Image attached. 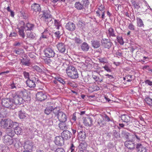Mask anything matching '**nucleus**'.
Listing matches in <instances>:
<instances>
[{
  "label": "nucleus",
  "instance_id": "obj_40",
  "mask_svg": "<svg viewBox=\"0 0 152 152\" xmlns=\"http://www.w3.org/2000/svg\"><path fill=\"white\" fill-rule=\"evenodd\" d=\"M93 79L95 80L96 81L101 82L102 81L103 79L102 78L99 77L97 76L96 75L93 74L92 76Z\"/></svg>",
  "mask_w": 152,
  "mask_h": 152
},
{
  "label": "nucleus",
  "instance_id": "obj_36",
  "mask_svg": "<svg viewBox=\"0 0 152 152\" xmlns=\"http://www.w3.org/2000/svg\"><path fill=\"white\" fill-rule=\"evenodd\" d=\"M81 48L83 51H87L89 48L88 45L86 43L84 42L81 46Z\"/></svg>",
  "mask_w": 152,
  "mask_h": 152
},
{
  "label": "nucleus",
  "instance_id": "obj_27",
  "mask_svg": "<svg viewBox=\"0 0 152 152\" xmlns=\"http://www.w3.org/2000/svg\"><path fill=\"white\" fill-rule=\"evenodd\" d=\"M86 137L85 133L82 131H80L78 134V137L79 139L81 141H84Z\"/></svg>",
  "mask_w": 152,
  "mask_h": 152
},
{
  "label": "nucleus",
  "instance_id": "obj_29",
  "mask_svg": "<svg viewBox=\"0 0 152 152\" xmlns=\"http://www.w3.org/2000/svg\"><path fill=\"white\" fill-rule=\"evenodd\" d=\"M65 122H60L58 126L60 129L62 130L66 129L68 127V125L66 124Z\"/></svg>",
  "mask_w": 152,
  "mask_h": 152
},
{
  "label": "nucleus",
  "instance_id": "obj_4",
  "mask_svg": "<svg viewBox=\"0 0 152 152\" xmlns=\"http://www.w3.org/2000/svg\"><path fill=\"white\" fill-rule=\"evenodd\" d=\"M38 80V78L35 75H33L26 81L27 86L30 88H34L36 86L35 83Z\"/></svg>",
  "mask_w": 152,
  "mask_h": 152
},
{
  "label": "nucleus",
  "instance_id": "obj_10",
  "mask_svg": "<svg viewBox=\"0 0 152 152\" xmlns=\"http://www.w3.org/2000/svg\"><path fill=\"white\" fill-rule=\"evenodd\" d=\"M12 101L13 102V104H20L23 100V99L20 96L17 94L16 93L12 94Z\"/></svg>",
  "mask_w": 152,
  "mask_h": 152
},
{
  "label": "nucleus",
  "instance_id": "obj_15",
  "mask_svg": "<svg viewBox=\"0 0 152 152\" xmlns=\"http://www.w3.org/2000/svg\"><path fill=\"white\" fill-rule=\"evenodd\" d=\"M124 145L126 148L130 150L134 149L135 148V143L132 141H126L124 142Z\"/></svg>",
  "mask_w": 152,
  "mask_h": 152
},
{
  "label": "nucleus",
  "instance_id": "obj_5",
  "mask_svg": "<svg viewBox=\"0 0 152 152\" xmlns=\"http://www.w3.org/2000/svg\"><path fill=\"white\" fill-rule=\"evenodd\" d=\"M88 0H82L81 2H76L75 4L74 7L77 9L81 10L84 8V6H86L89 4Z\"/></svg>",
  "mask_w": 152,
  "mask_h": 152
},
{
  "label": "nucleus",
  "instance_id": "obj_28",
  "mask_svg": "<svg viewBox=\"0 0 152 152\" xmlns=\"http://www.w3.org/2000/svg\"><path fill=\"white\" fill-rule=\"evenodd\" d=\"M106 33L110 37H115V36L114 33V30L111 27L109 28L108 30L107 31Z\"/></svg>",
  "mask_w": 152,
  "mask_h": 152
},
{
  "label": "nucleus",
  "instance_id": "obj_11",
  "mask_svg": "<svg viewBox=\"0 0 152 152\" xmlns=\"http://www.w3.org/2000/svg\"><path fill=\"white\" fill-rule=\"evenodd\" d=\"M96 121L100 126H103L106 124V120L101 115H98L96 117Z\"/></svg>",
  "mask_w": 152,
  "mask_h": 152
},
{
  "label": "nucleus",
  "instance_id": "obj_53",
  "mask_svg": "<svg viewBox=\"0 0 152 152\" xmlns=\"http://www.w3.org/2000/svg\"><path fill=\"white\" fill-rule=\"evenodd\" d=\"M46 125L48 126L52 125L53 124V121L50 119H47L45 121Z\"/></svg>",
  "mask_w": 152,
  "mask_h": 152
},
{
  "label": "nucleus",
  "instance_id": "obj_2",
  "mask_svg": "<svg viewBox=\"0 0 152 152\" xmlns=\"http://www.w3.org/2000/svg\"><path fill=\"white\" fill-rule=\"evenodd\" d=\"M66 71L67 76L72 79H77L79 77L77 69L72 66H70L67 67Z\"/></svg>",
  "mask_w": 152,
  "mask_h": 152
},
{
  "label": "nucleus",
  "instance_id": "obj_58",
  "mask_svg": "<svg viewBox=\"0 0 152 152\" xmlns=\"http://www.w3.org/2000/svg\"><path fill=\"white\" fill-rule=\"evenodd\" d=\"M53 111V112L55 113V114H58V113H59V109L57 107H56L55 108H54L53 107V109L52 110Z\"/></svg>",
  "mask_w": 152,
  "mask_h": 152
},
{
  "label": "nucleus",
  "instance_id": "obj_50",
  "mask_svg": "<svg viewBox=\"0 0 152 152\" xmlns=\"http://www.w3.org/2000/svg\"><path fill=\"white\" fill-rule=\"evenodd\" d=\"M32 67L34 70L38 72H40L42 71V69L39 66L37 65L34 66Z\"/></svg>",
  "mask_w": 152,
  "mask_h": 152
},
{
  "label": "nucleus",
  "instance_id": "obj_13",
  "mask_svg": "<svg viewBox=\"0 0 152 152\" xmlns=\"http://www.w3.org/2000/svg\"><path fill=\"white\" fill-rule=\"evenodd\" d=\"M58 118L60 122H66L67 119V117L65 113L60 112L58 114Z\"/></svg>",
  "mask_w": 152,
  "mask_h": 152
},
{
  "label": "nucleus",
  "instance_id": "obj_23",
  "mask_svg": "<svg viewBox=\"0 0 152 152\" xmlns=\"http://www.w3.org/2000/svg\"><path fill=\"white\" fill-rule=\"evenodd\" d=\"M121 118L123 122L127 123H130V121L131 118L129 115L124 114L121 115Z\"/></svg>",
  "mask_w": 152,
  "mask_h": 152
},
{
  "label": "nucleus",
  "instance_id": "obj_62",
  "mask_svg": "<svg viewBox=\"0 0 152 152\" xmlns=\"http://www.w3.org/2000/svg\"><path fill=\"white\" fill-rule=\"evenodd\" d=\"M75 148V147L74 145L72 143L71 144V146L70 148V149L71 150V152H74V149Z\"/></svg>",
  "mask_w": 152,
  "mask_h": 152
},
{
  "label": "nucleus",
  "instance_id": "obj_34",
  "mask_svg": "<svg viewBox=\"0 0 152 152\" xmlns=\"http://www.w3.org/2000/svg\"><path fill=\"white\" fill-rule=\"evenodd\" d=\"M79 147L80 149L84 150L86 148L87 144L86 142L83 141L80 143Z\"/></svg>",
  "mask_w": 152,
  "mask_h": 152
},
{
  "label": "nucleus",
  "instance_id": "obj_21",
  "mask_svg": "<svg viewBox=\"0 0 152 152\" xmlns=\"http://www.w3.org/2000/svg\"><path fill=\"white\" fill-rule=\"evenodd\" d=\"M102 45L105 48H109L111 46V43L107 39H104L102 40Z\"/></svg>",
  "mask_w": 152,
  "mask_h": 152
},
{
  "label": "nucleus",
  "instance_id": "obj_46",
  "mask_svg": "<svg viewBox=\"0 0 152 152\" xmlns=\"http://www.w3.org/2000/svg\"><path fill=\"white\" fill-rule=\"evenodd\" d=\"M117 41L121 45H123L124 43L123 39L121 37L117 36Z\"/></svg>",
  "mask_w": 152,
  "mask_h": 152
},
{
  "label": "nucleus",
  "instance_id": "obj_3",
  "mask_svg": "<svg viewBox=\"0 0 152 152\" xmlns=\"http://www.w3.org/2000/svg\"><path fill=\"white\" fill-rule=\"evenodd\" d=\"M15 124L17 126L18 124L17 122H13L12 120L10 119H2L0 122L1 127L7 129L12 127Z\"/></svg>",
  "mask_w": 152,
  "mask_h": 152
},
{
  "label": "nucleus",
  "instance_id": "obj_56",
  "mask_svg": "<svg viewBox=\"0 0 152 152\" xmlns=\"http://www.w3.org/2000/svg\"><path fill=\"white\" fill-rule=\"evenodd\" d=\"M103 68L105 70L108 72H110L111 71L110 69L107 66L105 65L103 67Z\"/></svg>",
  "mask_w": 152,
  "mask_h": 152
},
{
  "label": "nucleus",
  "instance_id": "obj_51",
  "mask_svg": "<svg viewBox=\"0 0 152 152\" xmlns=\"http://www.w3.org/2000/svg\"><path fill=\"white\" fill-rule=\"evenodd\" d=\"M99 61L100 63L104 64L107 62V59L105 58H101L99 59Z\"/></svg>",
  "mask_w": 152,
  "mask_h": 152
},
{
  "label": "nucleus",
  "instance_id": "obj_32",
  "mask_svg": "<svg viewBox=\"0 0 152 152\" xmlns=\"http://www.w3.org/2000/svg\"><path fill=\"white\" fill-rule=\"evenodd\" d=\"M126 138L129 140L133 141L134 140V133L132 134L130 133H126L125 135Z\"/></svg>",
  "mask_w": 152,
  "mask_h": 152
},
{
  "label": "nucleus",
  "instance_id": "obj_39",
  "mask_svg": "<svg viewBox=\"0 0 152 152\" xmlns=\"http://www.w3.org/2000/svg\"><path fill=\"white\" fill-rule=\"evenodd\" d=\"M53 109V107L52 106L47 107L45 110V113L46 114L48 115L52 111Z\"/></svg>",
  "mask_w": 152,
  "mask_h": 152
},
{
  "label": "nucleus",
  "instance_id": "obj_47",
  "mask_svg": "<svg viewBox=\"0 0 152 152\" xmlns=\"http://www.w3.org/2000/svg\"><path fill=\"white\" fill-rule=\"evenodd\" d=\"M97 7L98 10H100V11H104L105 10V7L104 6L101 4H99L98 5Z\"/></svg>",
  "mask_w": 152,
  "mask_h": 152
},
{
  "label": "nucleus",
  "instance_id": "obj_37",
  "mask_svg": "<svg viewBox=\"0 0 152 152\" xmlns=\"http://www.w3.org/2000/svg\"><path fill=\"white\" fill-rule=\"evenodd\" d=\"M21 63L23 65L28 66L30 64L29 60L27 58H23L21 60Z\"/></svg>",
  "mask_w": 152,
  "mask_h": 152
},
{
  "label": "nucleus",
  "instance_id": "obj_17",
  "mask_svg": "<svg viewBox=\"0 0 152 152\" xmlns=\"http://www.w3.org/2000/svg\"><path fill=\"white\" fill-rule=\"evenodd\" d=\"M36 97L37 99L40 101H43L47 98L46 95L42 92H38L36 94Z\"/></svg>",
  "mask_w": 152,
  "mask_h": 152
},
{
  "label": "nucleus",
  "instance_id": "obj_49",
  "mask_svg": "<svg viewBox=\"0 0 152 152\" xmlns=\"http://www.w3.org/2000/svg\"><path fill=\"white\" fill-rule=\"evenodd\" d=\"M55 80H58V82L62 83L63 85H64L65 83V82L64 81L63 79L61 78L57 77L55 78Z\"/></svg>",
  "mask_w": 152,
  "mask_h": 152
},
{
  "label": "nucleus",
  "instance_id": "obj_16",
  "mask_svg": "<svg viewBox=\"0 0 152 152\" xmlns=\"http://www.w3.org/2000/svg\"><path fill=\"white\" fill-rule=\"evenodd\" d=\"M65 28L68 31H73L75 30V26L74 23L71 22L69 21L66 24Z\"/></svg>",
  "mask_w": 152,
  "mask_h": 152
},
{
  "label": "nucleus",
  "instance_id": "obj_9",
  "mask_svg": "<svg viewBox=\"0 0 152 152\" xmlns=\"http://www.w3.org/2000/svg\"><path fill=\"white\" fill-rule=\"evenodd\" d=\"M2 105L5 107L11 108L14 105L11 98H6L2 99Z\"/></svg>",
  "mask_w": 152,
  "mask_h": 152
},
{
  "label": "nucleus",
  "instance_id": "obj_54",
  "mask_svg": "<svg viewBox=\"0 0 152 152\" xmlns=\"http://www.w3.org/2000/svg\"><path fill=\"white\" fill-rule=\"evenodd\" d=\"M31 32H27V33H26L27 36L29 37L33 38L35 37V35L34 34H33L32 33H31Z\"/></svg>",
  "mask_w": 152,
  "mask_h": 152
},
{
  "label": "nucleus",
  "instance_id": "obj_60",
  "mask_svg": "<svg viewBox=\"0 0 152 152\" xmlns=\"http://www.w3.org/2000/svg\"><path fill=\"white\" fill-rule=\"evenodd\" d=\"M55 36L59 38L60 36V32L59 31H57L55 33Z\"/></svg>",
  "mask_w": 152,
  "mask_h": 152
},
{
  "label": "nucleus",
  "instance_id": "obj_22",
  "mask_svg": "<svg viewBox=\"0 0 152 152\" xmlns=\"http://www.w3.org/2000/svg\"><path fill=\"white\" fill-rule=\"evenodd\" d=\"M31 7V10L34 11L36 12H39L41 10L40 5L36 3H34L32 4Z\"/></svg>",
  "mask_w": 152,
  "mask_h": 152
},
{
  "label": "nucleus",
  "instance_id": "obj_19",
  "mask_svg": "<svg viewBox=\"0 0 152 152\" xmlns=\"http://www.w3.org/2000/svg\"><path fill=\"white\" fill-rule=\"evenodd\" d=\"M61 135L63 139L66 140L70 139L72 134L69 131L66 130L62 132Z\"/></svg>",
  "mask_w": 152,
  "mask_h": 152
},
{
  "label": "nucleus",
  "instance_id": "obj_7",
  "mask_svg": "<svg viewBox=\"0 0 152 152\" xmlns=\"http://www.w3.org/2000/svg\"><path fill=\"white\" fill-rule=\"evenodd\" d=\"M58 51L61 53H67V50L65 44L62 42H58L56 45Z\"/></svg>",
  "mask_w": 152,
  "mask_h": 152
},
{
  "label": "nucleus",
  "instance_id": "obj_61",
  "mask_svg": "<svg viewBox=\"0 0 152 152\" xmlns=\"http://www.w3.org/2000/svg\"><path fill=\"white\" fill-rule=\"evenodd\" d=\"M142 69L143 70L147 69L149 71H152V70L151 69L150 70L149 68V66L148 65H146L143 66L142 67Z\"/></svg>",
  "mask_w": 152,
  "mask_h": 152
},
{
  "label": "nucleus",
  "instance_id": "obj_20",
  "mask_svg": "<svg viewBox=\"0 0 152 152\" xmlns=\"http://www.w3.org/2000/svg\"><path fill=\"white\" fill-rule=\"evenodd\" d=\"M55 143L58 145H61L64 143V139L61 136H57L55 138Z\"/></svg>",
  "mask_w": 152,
  "mask_h": 152
},
{
  "label": "nucleus",
  "instance_id": "obj_12",
  "mask_svg": "<svg viewBox=\"0 0 152 152\" xmlns=\"http://www.w3.org/2000/svg\"><path fill=\"white\" fill-rule=\"evenodd\" d=\"M3 141L5 143L8 145L12 144L13 142V138L8 135L4 136Z\"/></svg>",
  "mask_w": 152,
  "mask_h": 152
},
{
  "label": "nucleus",
  "instance_id": "obj_64",
  "mask_svg": "<svg viewBox=\"0 0 152 152\" xmlns=\"http://www.w3.org/2000/svg\"><path fill=\"white\" fill-rule=\"evenodd\" d=\"M135 137L137 139V141L139 142L140 140V137H139L135 133H134V139H135Z\"/></svg>",
  "mask_w": 152,
  "mask_h": 152
},
{
  "label": "nucleus",
  "instance_id": "obj_48",
  "mask_svg": "<svg viewBox=\"0 0 152 152\" xmlns=\"http://www.w3.org/2000/svg\"><path fill=\"white\" fill-rule=\"evenodd\" d=\"M73 40L75 42L76 44H80L82 42L81 40L79 37H75V38L73 39Z\"/></svg>",
  "mask_w": 152,
  "mask_h": 152
},
{
  "label": "nucleus",
  "instance_id": "obj_1",
  "mask_svg": "<svg viewBox=\"0 0 152 152\" xmlns=\"http://www.w3.org/2000/svg\"><path fill=\"white\" fill-rule=\"evenodd\" d=\"M34 27V25L32 24L27 23L25 24L23 21H20L17 25V28L18 30L19 35L23 38H24L25 34L24 31V30L26 33L27 32H31Z\"/></svg>",
  "mask_w": 152,
  "mask_h": 152
},
{
  "label": "nucleus",
  "instance_id": "obj_41",
  "mask_svg": "<svg viewBox=\"0 0 152 152\" xmlns=\"http://www.w3.org/2000/svg\"><path fill=\"white\" fill-rule=\"evenodd\" d=\"M14 51L16 54L18 55L22 54L24 53L23 50L22 48H19L18 49L15 50H14Z\"/></svg>",
  "mask_w": 152,
  "mask_h": 152
},
{
  "label": "nucleus",
  "instance_id": "obj_52",
  "mask_svg": "<svg viewBox=\"0 0 152 152\" xmlns=\"http://www.w3.org/2000/svg\"><path fill=\"white\" fill-rule=\"evenodd\" d=\"M9 132L8 133V135L10 136L11 137H12L14 136L15 134V132L14 131V130H12V129H9Z\"/></svg>",
  "mask_w": 152,
  "mask_h": 152
},
{
  "label": "nucleus",
  "instance_id": "obj_8",
  "mask_svg": "<svg viewBox=\"0 0 152 152\" xmlns=\"http://www.w3.org/2000/svg\"><path fill=\"white\" fill-rule=\"evenodd\" d=\"M33 146L34 143L32 141L27 140L24 143L23 151L32 152Z\"/></svg>",
  "mask_w": 152,
  "mask_h": 152
},
{
  "label": "nucleus",
  "instance_id": "obj_57",
  "mask_svg": "<svg viewBox=\"0 0 152 152\" xmlns=\"http://www.w3.org/2000/svg\"><path fill=\"white\" fill-rule=\"evenodd\" d=\"M55 152H65L63 149L62 148H58L56 150Z\"/></svg>",
  "mask_w": 152,
  "mask_h": 152
},
{
  "label": "nucleus",
  "instance_id": "obj_55",
  "mask_svg": "<svg viewBox=\"0 0 152 152\" xmlns=\"http://www.w3.org/2000/svg\"><path fill=\"white\" fill-rule=\"evenodd\" d=\"M145 83L146 85H147L150 86H152V81L149 80H147L145 81Z\"/></svg>",
  "mask_w": 152,
  "mask_h": 152
},
{
  "label": "nucleus",
  "instance_id": "obj_63",
  "mask_svg": "<svg viewBox=\"0 0 152 152\" xmlns=\"http://www.w3.org/2000/svg\"><path fill=\"white\" fill-rule=\"evenodd\" d=\"M17 36V34L15 32H13L12 33H11L10 34V37H16Z\"/></svg>",
  "mask_w": 152,
  "mask_h": 152
},
{
  "label": "nucleus",
  "instance_id": "obj_14",
  "mask_svg": "<svg viewBox=\"0 0 152 152\" xmlns=\"http://www.w3.org/2000/svg\"><path fill=\"white\" fill-rule=\"evenodd\" d=\"M133 79L134 78L133 77L132 75H126L124 78V83L125 84H126L127 86H129L131 85V82Z\"/></svg>",
  "mask_w": 152,
  "mask_h": 152
},
{
  "label": "nucleus",
  "instance_id": "obj_43",
  "mask_svg": "<svg viewBox=\"0 0 152 152\" xmlns=\"http://www.w3.org/2000/svg\"><path fill=\"white\" fill-rule=\"evenodd\" d=\"M145 101L150 106H152V99L147 97L145 99Z\"/></svg>",
  "mask_w": 152,
  "mask_h": 152
},
{
  "label": "nucleus",
  "instance_id": "obj_30",
  "mask_svg": "<svg viewBox=\"0 0 152 152\" xmlns=\"http://www.w3.org/2000/svg\"><path fill=\"white\" fill-rule=\"evenodd\" d=\"M137 26L139 27H143L144 26V25L142 20L140 18L137 17L136 18Z\"/></svg>",
  "mask_w": 152,
  "mask_h": 152
},
{
  "label": "nucleus",
  "instance_id": "obj_35",
  "mask_svg": "<svg viewBox=\"0 0 152 152\" xmlns=\"http://www.w3.org/2000/svg\"><path fill=\"white\" fill-rule=\"evenodd\" d=\"M105 12V11H103L100 10H98L96 12V14L99 17H101V18L103 19L104 18V14Z\"/></svg>",
  "mask_w": 152,
  "mask_h": 152
},
{
  "label": "nucleus",
  "instance_id": "obj_24",
  "mask_svg": "<svg viewBox=\"0 0 152 152\" xmlns=\"http://www.w3.org/2000/svg\"><path fill=\"white\" fill-rule=\"evenodd\" d=\"M42 19L47 23H48L51 20L50 15L47 13L45 12L43 13L41 17Z\"/></svg>",
  "mask_w": 152,
  "mask_h": 152
},
{
  "label": "nucleus",
  "instance_id": "obj_26",
  "mask_svg": "<svg viewBox=\"0 0 152 152\" xmlns=\"http://www.w3.org/2000/svg\"><path fill=\"white\" fill-rule=\"evenodd\" d=\"M51 34L50 31L48 30L47 28L45 29L44 31L42 33L41 37V38H48L49 36Z\"/></svg>",
  "mask_w": 152,
  "mask_h": 152
},
{
  "label": "nucleus",
  "instance_id": "obj_6",
  "mask_svg": "<svg viewBox=\"0 0 152 152\" xmlns=\"http://www.w3.org/2000/svg\"><path fill=\"white\" fill-rule=\"evenodd\" d=\"M44 52L45 56L49 58L53 57L55 54L54 50L52 48L50 47H48L45 48Z\"/></svg>",
  "mask_w": 152,
  "mask_h": 152
},
{
  "label": "nucleus",
  "instance_id": "obj_38",
  "mask_svg": "<svg viewBox=\"0 0 152 152\" xmlns=\"http://www.w3.org/2000/svg\"><path fill=\"white\" fill-rule=\"evenodd\" d=\"M92 46L94 48H97L100 46V43L99 42L96 40H94L92 41Z\"/></svg>",
  "mask_w": 152,
  "mask_h": 152
},
{
  "label": "nucleus",
  "instance_id": "obj_33",
  "mask_svg": "<svg viewBox=\"0 0 152 152\" xmlns=\"http://www.w3.org/2000/svg\"><path fill=\"white\" fill-rule=\"evenodd\" d=\"M131 2L134 9H139L140 7L139 3L138 2L134 0L131 1Z\"/></svg>",
  "mask_w": 152,
  "mask_h": 152
},
{
  "label": "nucleus",
  "instance_id": "obj_44",
  "mask_svg": "<svg viewBox=\"0 0 152 152\" xmlns=\"http://www.w3.org/2000/svg\"><path fill=\"white\" fill-rule=\"evenodd\" d=\"M18 116L20 119H23L25 118L26 117L25 113L22 111H20L19 113Z\"/></svg>",
  "mask_w": 152,
  "mask_h": 152
},
{
  "label": "nucleus",
  "instance_id": "obj_59",
  "mask_svg": "<svg viewBox=\"0 0 152 152\" xmlns=\"http://www.w3.org/2000/svg\"><path fill=\"white\" fill-rule=\"evenodd\" d=\"M23 74L25 78H28V79L29 78V74L28 72H23Z\"/></svg>",
  "mask_w": 152,
  "mask_h": 152
},
{
  "label": "nucleus",
  "instance_id": "obj_42",
  "mask_svg": "<svg viewBox=\"0 0 152 152\" xmlns=\"http://www.w3.org/2000/svg\"><path fill=\"white\" fill-rule=\"evenodd\" d=\"M54 25L56 27L57 29H59V27L61 26V24L60 22L58 20H55L54 22Z\"/></svg>",
  "mask_w": 152,
  "mask_h": 152
},
{
  "label": "nucleus",
  "instance_id": "obj_45",
  "mask_svg": "<svg viewBox=\"0 0 152 152\" xmlns=\"http://www.w3.org/2000/svg\"><path fill=\"white\" fill-rule=\"evenodd\" d=\"M128 28L130 30L134 31L135 30V27L133 23H131L129 24L128 26Z\"/></svg>",
  "mask_w": 152,
  "mask_h": 152
},
{
  "label": "nucleus",
  "instance_id": "obj_31",
  "mask_svg": "<svg viewBox=\"0 0 152 152\" xmlns=\"http://www.w3.org/2000/svg\"><path fill=\"white\" fill-rule=\"evenodd\" d=\"M15 134L17 135L21 134L23 133V129L20 127L17 126L14 129Z\"/></svg>",
  "mask_w": 152,
  "mask_h": 152
},
{
  "label": "nucleus",
  "instance_id": "obj_18",
  "mask_svg": "<svg viewBox=\"0 0 152 152\" xmlns=\"http://www.w3.org/2000/svg\"><path fill=\"white\" fill-rule=\"evenodd\" d=\"M93 121L90 117L85 118L83 120V124L85 126L90 127L93 124Z\"/></svg>",
  "mask_w": 152,
  "mask_h": 152
},
{
  "label": "nucleus",
  "instance_id": "obj_25",
  "mask_svg": "<svg viewBox=\"0 0 152 152\" xmlns=\"http://www.w3.org/2000/svg\"><path fill=\"white\" fill-rule=\"evenodd\" d=\"M136 148L138 150V152H147L145 148L141 144H137L136 146Z\"/></svg>",
  "mask_w": 152,
  "mask_h": 152
}]
</instances>
